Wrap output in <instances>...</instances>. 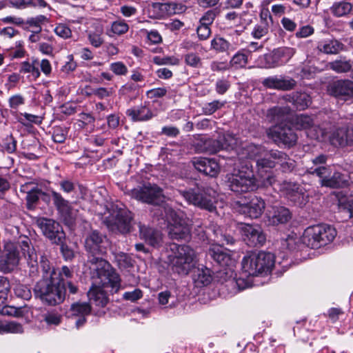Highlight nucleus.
<instances>
[{"instance_id":"e2e57ef3","label":"nucleus","mask_w":353,"mask_h":353,"mask_svg":"<svg viewBox=\"0 0 353 353\" xmlns=\"http://www.w3.org/2000/svg\"><path fill=\"white\" fill-rule=\"evenodd\" d=\"M115 258L120 268H127L132 265L130 257L125 253H119Z\"/></svg>"},{"instance_id":"b1692460","label":"nucleus","mask_w":353,"mask_h":353,"mask_svg":"<svg viewBox=\"0 0 353 353\" xmlns=\"http://www.w3.org/2000/svg\"><path fill=\"white\" fill-rule=\"evenodd\" d=\"M139 235L150 245L154 248H159L163 243L161 232L156 229L139 223Z\"/></svg>"},{"instance_id":"5fc2aeb1","label":"nucleus","mask_w":353,"mask_h":353,"mask_svg":"<svg viewBox=\"0 0 353 353\" xmlns=\"http://www.w3.org/2000/svg\"><path fill=\"white\" fill-rule=\"evenodd\" d=\"M268 30L269 24L259 22L254 27L252 35L254 38L259 39L268 34Z\"/></svg>"},{"instance_id":"a878e982","label":"nucleus","mask_w":353,"mask_h":353,"mask_svg":"<svg viewBox=\"0 0 353 353\" xmlns=\"http://www.w3.org/2000/svg\"><path fill=\"white\" fill-rule=\"evenodd\" d=\"M126 114L133 121H145L151 119L154 114L146 102L126 110Z\"/></svg>"},{"instance_id":"3c124183","label":"nucleus","mask_w":353,"mask_h":353,"mask_svg":"<svg viewBox=\"0 0 353 353\" xmlns=\"http://www.w3.org/2000/svg\"><path fill=\"white\" fill-rule=\"evenodd\" d=\"M184 61L186 65L194 68H199L202 65L201 59L194 52L186 54L184 56Z\"/></svg>"},{"instance_id":"4468645a","label":"nucleus","mask_w":353,"mask_h":353,"mask_svg":"<svg viewBox=\"0 0 353 353\" xmlns=\"http://www.w3.org/2000/svg\"><path fill=\"white\" fill-rule=\"evenodd\" d=\"M208 255L222 267H228L225 274L232 276V267L234 265V260L232 258L230 251L220 245H212L209 250Z\"/></svg>"},{"instance_id":"9b49d317","label":"nucleus","mask_w":353,"mask_h":353,"mask_svg":"<svg viewBox=\"0 0 353 353\" xmlns=\"http://www.w3.org/2000/svg\"><path fill=\"white\" fill-rule=\"evenodd\" d=\"M132 219V214L130 211L119 208L106 216L104 223L113 232L127 234L131 231Z\"/></svg>"},{"instance_id":"4be33fe9","label":"nucleus","mask_w":353,"mask_h":353,"mask_svg":"<svg viewBox=\"0 0 353 353\" xmlns=\"http://www.w3.org/2000/svg\"><path fill=\"white\" fill-rule=\"evenodd\" d=\"M192 163L199 172L211 177L216 176L220 171L219 165L214 159L195 157Z\"/></svg>"},{"instance_id":"e433bc0d","label":"nucleus","mask_w":353,"mask_h":353,"mask_svg":"<svg viewBox=\"0 0 353 353\" xmlns=\"http://www.w3.org/2000/svg\"><path fill=\"white\" fill-rule=\"evenodd\" d=\"M193 280L198 286L208 285L211 283V270L208 268H198L194 272Z\"/></svg>"},{"instance_id":"4d7b16f0","label":"nucleus","mask_w":353,"mask_h":353,"mask_svg":"<svg viewBox=\"0 0 353 353\" xmlns=\"http://www.w3.org/2000/svg\"><path fill=\"white\" fill-rule=\"evenodd\" d=\"M14 293L16 296L25 300H29L32 296L30 289L21 284H19L14 288Z\"/></svg>"},{"instance_id":"603ef678","label":"nucleus","mask_w":353,"mask_h":353,"mask_svg":"<svg viewBox=\"0 0 353 353\" xmlns=\"http://www.w3.org/2000/svg\"><path fill=\"white\" fill-rule=\"evenodd\" d=\"M85 89H90L92 90L90 92H86V96L94 94L100 99L110 97L112 92V89H107L105 88H98L93 89L90 85H86Z\"/></svg>"},{"instance_id":"20e7f679","label":"nucleus","mask_w":353,"mask_h":353,"mask_svg":"<svg viewBox=\"0 0 353 353\" xmlns=\"http://www.w3.org/2000/svg\"><path fill=\"white\" fill-rule=\"evenodd\" d=\"M276 165H280L283 172H289L293 170L296 162L283 151L265 148V152L256 160L257 173L263 179V185H272L276 182L275 176L272 172L268 173L267 169H272Z\"/></svg>"},{"instance_id":"de8ad7c7","label":"nucleus","mask_w":353,"mask_h":353,"mask_svg":"<svg viewBox=\"0 0 353 353\" xmlns=\"http://www.w3.org/2000/svg\"><path fill=\"white\" fill-rule=\"evenodd\" d=\"M330 68L339 73L347 72L350 70L352 64L350 60L341 59L329 63Z\"/></svg>"},{"instance_id":"dca6fc26","label":"nucleus","mask_w":353,"mask_h":353,"mask_svg":"<svg viewBox=\"0 0 353 353\" xmlns=\"http://www.w3.org/2000/svg\"><path fill=\"white\" fill-rule=\"evenodd\" d=\"M93 279L95 280L94 285L88 292L90 303L97 307H103L108 303V298L103 288H110L112 292H117L119 290L115 291L112 286H105L100 283V279L97 277L95 272H93Z\"/></svg>"},{"instance_id":"412c9836","label":"nucleus","mask_w":353,"mask_h":353,"mask_svg":"<svg viewBox=\"0 0 353 353\" xmlns=\"http://www.w3.org/2000/svg\"><path fill=\"white\" fill-rule=\"evenodd\" d=\"M51 196L53 203L59 212L63 222L68 225L72 224L74 219L71 214L72 208L70 202L65 199L59 192L54 190L51 191Z\"/></svg>"},{"instance_id":"f3484780","label":"nucleus","mask_w":353,"mask_h":353,"mask_svg":"<svg viewBox=\"0 0 353 353\" xmlns=\"http://www.w3.org/2000/svg\"><path fill=\"white\" fill-rule=\"evenodd\" d=\"M183 6L174 2L152 3L148 8L149 16L152 19H161L168 15L181 12Z\"/></svg>"},{"instance_id":"49530a36","label":"nucleus","mask_w":353,"mask_h":353,"mask_svg":"<svg viewBox=\"0 0 353 353\" xmlns=\"http://www.w3.org/2000/svg\"><path fill=\"white\" fill-rule=\"evenodd\" d=\"M217 139L221 143V150L233 149L237 145V138L232 134H223Z\"/></svg>"},{"instance_id":"ea45409f","label":"nucleus","mask_w":353,"mask_h":353,"mask_svg":"<svg viewBox=\"0 0 353 353\" xmlns=\"http://www.w3.org/2000/svg\"><path fill=\"white\" fill-rule=\"evenodd\" d=\"M39 61L36 59H32V62L23 61L21 64L20 72L21 73H30L34 79L40 77L41 72L37 67Z\"/></svg>"},{"instance_id":"5701e85b","label":"nucleus","mask_w":353,"mask_h":353,"mask_svg":"<svg viewBox=\"0 0 353 353\" xmlns=\"http://www.w3.org/2000/svg\"><path fill=\"white\" fill-rule=\"evenodd\" d=\"M265 207V201L258 196H252L247 203L241 204V212L252 219H257L261 216Z\"/></svg>"},{"instance_id":"393cba45","label":"nucleus","mask_w":353,"mask_h":353,"mask_svg":"<svg viewBox=\"0 0 353 353\" xmlns=\"http://www.w3.org/2000/svg\"><path fill=\"white\" fill-rule=\"evenodd\" d=\"M91 312V306L88 303H74L72 304L70 310V316L77 319L75 325L77 328L83 326L85 321V316Z\"/></svg>"},{"instance_id":"aec40b11","label":"nucleus","mask_w":353,"mask_h":353,"mask_svg":"<svg viewBox=\"0 0 353 353\" xmlns=\"http://www.w3.org/2000/svg\"><path fill=\"white\" fill-rule=\"evenodd\" d=\"M294 51L292 48H278L271 53L265 54L263 59L267 61V68H274L287 63L289 59L294 54Z\"/></svg>"},{"instance_id":"0eeeda50","label":"nucleus","mask_w":353,"mask_h":353,"mask_svg":"<svg viewBox=\"0 0 353 353\" xmlns=\"http://www.w3.org/2000/svg\"><path fill=\"white\" fill-rule=\"evenodd\" d=\"M170 250L172 254L169 259L172 271L179 274H188L193 266L195 257L194 250L189 245L175 243L171 245Z\"/></svg>"},{"instance_id":"f257e3e1","label":"nucleus","mask_w":353,"mask_h":353,"mask_svg":"<svg viewBox=\"0 0 353 353\" xmlns=\"http://www.w3.org/2000/svg\"><path fill=\"white\" fill-rule=\"evenodd\" d=\"M108 246L107 236L97 230L89 233L85 240V250L91 254L88 259L90 269L95 272L100 279V283L105 286H112L117 291L121 286L119 274L106 260L95 256L105 254Z\"/></svg>"},{"instance_id":"09e8293b","label":"nucleus","mask_w":353,"mask_h":353,"mask_svg":"<svg viewBox=\"0 0 353 353\" xmlns=\"http://www.w3.org/2000/svg\"><path fill=\"white\" fill-rule=\"evenodd\" d=\"M290 112V108L288 107L274 106L268 111V115L271 117L272 119L277 121L283 120L285 116Z\"/></svg>"},{"instance_id":"7ed1b4c3","label":"nucleus","mask_w":353,"mask_h":353,"mask_svg":"<svg viewBox=\"0 0 353 353\" xmlns=\"http://www.w3.org/2000/svg\"><path fill=\"white\" fill-rule=\"evenodd\" d=\"M42 272V279L34 288V294L37 298L49 305H56L65 299V286L54 276L57 270L52 267L46 256L41 255L39 261Z\"/></svg>"},{"instance_id":"0e129e2a","label":"nucleus","mask_w":353,"mask_h":353,"mask_svg":"<svg viewBox=\"0 0 353 353\" xmlns=\"http://www.w3.org/2000/svg\"><path fill=\"white\" fill-rule=\"evenodd\" d=\"M54 32L63 39H68L71 37V30L65 24L59 23L54 28Z\"/></svg>"},{"instance_id":"423d86ee","label":"nucleus","mask_w":353,"mask_h":353,"mask_svg":"<svg viewBox=\"0 0 353 353\" xmlns=\"http://www.w3.org/2000/svg\"><path fill=\"white\" fill-rule=\"evenodd\" d=\"M211 190L205 188H189L181 190L179 194L189 203L201 210L219 214L216 210L217 200L210 194Z\"/></svg>"},{"instance_id":"39448f33","label":"nucleus","mask_w":353,"mask_h":353,"mask_svg":"<svg viewBox=\"0 0 353 353\" xmlns=\"http://www.w3.org/2000/svg\"><path fill=\"white\" fill-rule=\"evenodd\" d=\"M274 256L270 252H252L242 260V270L248 276H258L270 273L274 265Z\"/></svg>"},{"instance_id":"774afa93","label":"nucleus","mask_w":353,"mask_h":353,"mask_svg":"<svg viewBox=\"0 0 353 353\" xmlns=\"http://www.w3.org/2000/svg\"><path fill=\"white\" fill-rule=\"evenodd\" d=\"M8 103L10 108L17 109L19 105L24 104L25 99L22 95L17 94L10 97Z\"/></svg>"},{"instance_id":"9d476101","label":"nucleus","mask_w":353,"mask_h":353,"mask_svg":"<svg viewBox=\"0 0 353 353\" xmlns=\"http://www.w3.org/2000/svg\"><path fill=\"white\" fill-rule=\"evenodd\" d=\"M132 198L148 204L163 205L161 204L164 201L163 189L156 184L148 183L142 187L132 189L130 191Z\"/></svg>"},{"instance_id":"864d4df0","label":"nucleus","mask_w":353,"mask_h":353,"mask_svg":"<svg viewBox=\"0 0 353 353\" xmlns=\"http://www.w3.org/2000/svg\"><path fill=\"white\" fill-rule=\"evenodd\" d=\"M279 81V83L278 90H292L296 85V81L294 79L289 77L280 76Z\"/></svg>"},{"instance_id":"680f3d73","label":"nucleus","mask_w":353,"mask_h":353,"mask_svg":"<svg viewBox=\"0 0 353 353\" xmlns=\"http://www.w3.org/2000/svg\"><path fill=\"white\" fill-rule=\"evenodd\" d=\"M110 69L116 75H125L128 73L127 66L121 61L112 63Z\"/></svg>"},{"instance_id":"58836bf2","label":"nucleus","mask_w":353,"mask_h":353,"mask_svg":"<svg viewBox=\"0 0 353 353\" xmlns=\"http://www.w3.org/2000/svg\"><path fill=\"white\" fill-rule=\"evenodd\" d=\"M292 123L297 130H306L309 131L314 124L311 117L306 114L296 115L292 121Z\"/></svg>"},{"instance_id":"f03ea898","label":"nucleus","mask_w":353,"mask_h":353,"mask_svg":"<svg viewBox=\"0 0 353 353\" xmlns=\"http://www.w3.org/2000/svg\"><path fill=\"white\" fill-rule=\"evenodd\" d=\"M0 256V270L5 273L12 272L19 264L21 258L26 260L29 276L36 278L39 276L38 255L31 241L26 237L18 242L5 241L3 250Z\"/></svg>"},{"instance_id":"f8f14e48","label":"nucleus","mask_w":353,"mask_h":353,"mask_svg":"<svg viewBox=\"0 0 353 353\" xmlns=\"http://www.w3.org/2000/svg\"><path fill=\"white\" fill-rule=\"evenodd\" d=\"M36 224L42 234L52 243H61L65 241V234L62 226L54 219L40 217L37 219Z\"/></svg>"},{"instance_id":"2eb2a0df","label":"nucleus","mask_w":353,"mask_h":353,"mask_svg":"<svg viewBox=\"0 0 353 353\" xmlns=\"http://www.w3.org/2000/svg\"><path fill=\"white\" fill-rule=\"evenodd\" d=\"M241 232L244 241L250 247L262 246L266 236L259 225L243 224L241 226Z\"/></svg>"},{"instance_id":"72a5a7b5","label":"nucleus","mask_w":353,"mask_h":353,"mask_svg":"<svg viewBox=\"0 0 353 353\" xmlns=\"http://www.w3.org/2000/svg\"><path fill=\"white\" fill-rule=\"evenodd\" d=\"M290 219L291 214L289 210L281 206L274 209L272 216L270 217V222L272 225L283 224Z\"/></svg>"},{"instance_id":"37998d69","label":"nucleus","mask_w":353,"mask_h":353,"mask_svg":"<svg viewBox=\"0 0 353 353\" xmlns=\"http://www.w3.org/2000/svg\"><path fill=\"white\" fill-rule=\"evenodd\" d=\"M211 47L218 52H225L234 49L229 41L221 37H216L211 41Z\"/></svg>"},{"instance_id":"8fccbe9b","label":"nucleus","mask_w":353,"mask_h":353,"mask_svg":"<svg viewBox=\"0 0 353 353\" xmlns=\"http://www.w3.org/2000/svg\"><path fill=\"white\" fill-rule=\"evenodd\" d=\"M68 130L65 127L55 126L53 128L52 139L55 143H63L68 136Z\"/></svg>"},{"instance_id":"c03bdc74","label":"nucleus","mask_w":353,"mask_h":353,"mask_svg":"<svg viewBox=\"0 0 353 353\" xmlns=\"http://www.w3.org/2000/svg\"><path fill=\"white\" fill-rule=\"evenodd\" d=\"M129 30L128 25L123 20H117L111 23L110 30H107V34L112 37L113 35H122Z\"/></svg>"},{"instance_id":"bf43d9fd","label":"nucleus","mask_w":353,"mask_h":353,"mask_svg":"<svg viewBox=\"0 0 353 353\" xmlns=\"http://www.w3.org/2000/svg\"><path fill=\"white\" fill-rule=\"evenodd\" d=\"M43 320L49 325H57L61 321V316L57 312H50L43 315Z\"/></svg>"},{"instance_id":"473e14b6","label":"nucleus","mask_w":353,"mask_h":353,"mask_svg":"<svg viewBox=\"0 0 353 353\" xmlns=\"http://www.w3.org/2000/svg\"><path fill=\"white\" fill-rule=\"evenodd\" d=\"M48 21V19L43 14L30 17L25 21L23 29L30 32H41V25Z\"/></svg>"},{"instance_id":"6ab92c4d","label":"nucleus","mask_w":353,"mask_h":353,"mask_svg":"<svg viewBox=\"0 0 353 353\" xmlns=\"http://www.w3.org/2000/svg\"><path fill=\"white\" fill-rule=\"evenodd\" d=\"M332 145L344 148L353 145V125L338 127L330 136Z\"/></svg>"},{"instance_id":"c756f323","label":"nucleus","mask_w":353,"mask_h":353,"mask_svg":"<svg viewBox=\"0 0 353 353\" xmlns=\"http://www.w3.org/2000/svg\"><path fill=\"white\" fill-rule=\"evenodd\" d=\"M344 45L336 39H330L320 42L318 45L319 51L327 54H336L344 50Z\"/></svg>"},{"instance_id":"ddd939ff","label":"nucleus","mask_w":353,"mask_h":353,"mask_svg":"<svg viewBox=\"0 0 353 353\" xmlns=\"http://www.w3.org/2000/svg\"><path fill=\"white\" fill-rule=\"evenodd\" d=\"M270 136L278 145L283 144L288 148L294 146L298 139L296 134L291 127L283 124L271 130Z\"/></svg>"},{"instance_id":"7c9ffc66","label":"nucleus","mask_w":353,"mask_h":353,"mask_svg":"<svg viewBox=\"0 0 353 353\" xmlns=\"http://www.w3.org/2000/svg\"><path fill=\"white\" fill-rule=\"evenodd\" d=\"M21 190L27 193L26 201L27 208L31 210L34 208V205L37 203L40 196L43 195L46 196L47 194L41 191V189L37 187H34L30 190H28V185H25L21 186Z\"/></svg>"},{"instance_id":"2f4dec72","label":"nucleus","mask_w":353,"mask_h":353,"mask_svg":"<svg viewBox=\"0 0 353 353\" xmlns=\"http://www.w3.org/2000/svg\"><path fill=\"white\" fill-rule=\"evenodd\" d=\"M348 184L347 176L339 172H335L332 176L329 175L327 179H324L323 186L332 188H343Z\"/></svg>"},{"instance_id":"4c0bfd02","label":"nucleus","mask_w":353,"mask_h":353,"mask_svg":"<svg viewBox=\"0 0 353 353\" xmlns=\"http://www.w3.org/2000/svg\"><path fill=\"white\" fill-rule=\"evenodd\" d=\"M352 10V5L346 1L334 3L330 8L331 12L336 17L347 15Z\"/></svg>"},{"instance_id":"a211bd4d","label":"nucleus","mask_w":353,"mask_h":353,"mask_svg":"<svg viewBox=\"0 0 353 353\" xmlns=\"http://www.w3.org/2000/svg\"><path fill=\"white\" fill-rule=\"evenodd\" d=\"M328 93L340 99L353 97V81L348 79L334 81L327 88Z\"/></svg>"},{"instance_id":"a19ab883","label":"nucleus","mask_w":353,"mask_h":353,"mask_svg":"<svg viewBox=\"0 0 353 353\" xmlns=\"http://www.w3.org/2000/svg\"><path fill=\"white\" fill-rule=\"evenodd\" d=\"M248 55L245 50H241L232 57L230 64L235 69L245 68L248 62Z\"/></svg>"},{"instance_id":"c9c22d12","label":"nucleus","mask_w":353,"mask_h":353,"mask_svg":"<svg viewBox=\"0 0 353 353\" xmlns=\"http://www.w3.org/2000/svg\"><path fill=\"white\" fill-rule=\"evenodd\" d=\"M198 150L201 152L214 154L221 150V145L218 139H208L198 143Z\"/></svg>"},{"instance_id":"c85d7f7f","label":"nucleus","mask_w":353,"mask_h":353,"mask_svg":"<svg viewBox=\"0 0 353 353\" xmlns=\"http://www.w3.org/2000/svg\"><path fill=\"white\" fill-rule=\"evenodd\" d=\"M287 100L299 110H305L312 103L310 96L306 92H296L290 94Z\"/></svg>"},{"instance_id":"6e6552de","label":"nucleus","mask_w":353,"mask_h":353,"mask_svg":"<svg viewBox=\"0 0 353 353\" xmlns=\"http://www.w3.org/2000/svg\"><path fill=\"white\" fill-rule=\"evenodd\" d=\"M161 212V216L168 222L172 221L168 227V234L172 239H187L191 230V224L190 221L179 214L168 205L164 204L163 206L159 208Z\"/></svg>"},{"instance_id":"cd10ccee","label":"nucleus","mask_w":353,"mask_h":353,"mask_svg":"<svg viewBox=\"0 0 353 353\" xmlns=\"http://www.w3.org/2000/svg\"><path fill=\"white\" fill-rule=\"evenodd\" d=\"M320 234L317 233L316 225L310 226L305 230L301 241L307 247L312 249L319 248H321L319 238Z\"/></svg>"},{"instance_id":"bb28decb","label":"nucleus","mask_w":353,"mask_h":353,"mask_svg":"<svg viewBox=\"0 0 353 353\" xmlns=\"http://www.w3.org/2000/svg\"><path fill=\"white\" fill-rule=\"evenodd\" d=\"M316 228L319 234L320 246H325L331 243L336 236L334 228L326 224L316 225Z\"/></svg>"},{"instance_id":"052dcab7","label":"nucleus","mask_w":353,"mask_h":353,"mask_svg":"<svg viewBox=\"0 0 353 353\" xmlns=\"http://www.w3.org/2000/svg\"><path fill=\"white\" fill-rule=\"evenodd\" d=\"M1 314L4 316L19 317L23 315L21 308L10 305H6L2 307Z\"/></svg>"},{"instance_id":"69168bd1","label":"nucleus","mask_w":353,"mask_h":353,"mask_svg":"<svg viewBox=\"0 0 353 353\" xmlns=\"http://www.w3.org/2000/svg\"><path fill=\"white\" fill-rule=\"evenodd\" d=\"M72 276L73 272L67 266H63L61 271L57 272L55 276L60 281V283L65 286V279L72 278Z\"/></svg>"},{"instance_id":"79ce46f5","label":"nucleus","mask_w":353,"mask_h":353,"mask_svg":"<svg viewBox=\"0 0 353 353\" xmlns=\"http://www.w3.org/2000/svg\"><path fill=\"white\" fill-rule=\"evenodd\" d=\"M23 332L22 325L17 322H3L0 321V334L12 333L21 334Z\"/></svg>"},{"instance_id":"6e6d98bb","label":"nucleus","mask_w":353,"mask_h":353,"mask_svg":"<svg viewBox=\"0 0 353 353\" xmlns=\"http://www.w3.org/2000/svg\"><path fill=\"white\" fill-rule=\"evenodd\" d=\"M225 105L224 101L215 100L212 102L208 103L203 107V111L205 114H212L216 110L221 109Z\"/></svg>"},{"instance_id":"a18cd8bd","label":"nucleus","mask_w":353,"mask_h":353,"mask_svg":"<svg viewBox=\"0 0 353 353\" xmlns=\"http://www.w3.org/2000/svg\"><path fill=\"white\" fill-rule=\"evenodd\" d=\"M324 125V123L322 126H314L313 125L309 131H307V136L312 139L323 141L328 134V130Z\"/></svg>"},{"instance_id":"f704fd0d","label":"nucleus","mask_w":353,"mask_h":353,"mask_svg":"<svg viewBox=\"0 0 353 353\" xmlns=\"http://www.w3.org/2000/svg\"><path fill=\"white\" fill-rule=\"evenodd\" d=\"M263 152H265V147L253 143H248L241 149L243 157L256 160L261 157Z\"/></svg>"},{"instance_id":"338daca9","label":"nucleus","mask_w":353,"mask_h":353,"mask_svg":"<svg viewBox=\"0 0 353 353\" xmlns=\"http://www.w3.org/2000/svg\"><path fill=\"white\" fill-rule=\"evenodd\" d=\"M310 173L316 174L321 179V183L323 185L324 179H327L330 174L329 168L325 166H320L311 171Z\"/></svg>"},{"instance_id":"1a4fd4ad","label":"nucleus","mask_w":353,"mask_h":353,"mask_svg":"<svg viewBox=\"0 0 353 353\" xmlns=\"http://www.w3.org/2000/svg\"><path fill=\"white\" fill-rule=\"evenodd\" d=\"M230 189L236 193H246L258 188L256 179L252 171L239 170L227 176Z\"/></svg>"},{"instance_id":"13d9d810","label":"nucleus","mask_w":353,"mask_h":353,"mask_svg":"<svg viewBox=\"0 0 353 353\" xmlns=\"http://www.w3.org/2000/svg\"><path fill=\"white\" fill-rule=\"evenodd\" d=\"M219 13V10L217 8L208 10L201 18L200 23L210 26Z\"/></svg>"}]
</instances>
